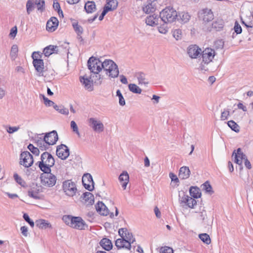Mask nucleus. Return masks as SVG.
Masks as SVG:
<instances>
[{
    "instance_id": "obj_1",
    "label": "nucleus",
    "mask_w": 253,
    "mask_h": 253,
    "mask_svg": "<svg viewBox=\"0 0 253 253\" xmlns=\"http://www.w3.org/2000/svg\"><path fill=\"white\" fill-rule=\"evenodd\" d=\"M118 232L121 238L116 240L115 242L116 247L118 249L130 250L131 244L135 241L132 233L126 228L120 229Z\"/></svg>"
},
{
    "instance_id": "obj_2",
    "label": "nucleus",
    "mask_w": 253,
    "mask_h": 253,
    "mask_svg": "<svg viewBox=\"0 0 253 253\" xmlns=\"http://www.w3.org/2000/svg\"><path fill=\"white\" fill-rule=\"evenodd\" d=\"M102 70L110 78H116L119 74L118 66L111 59L102 61Z\"/></svg>"
},
{
    "instance_id": "obj_3",
    "label": "nucleus",
    "mask_w": 253,
    "mask_h": 253,
    "mask_svg": "<svg viewBox=\"0 0 253 253\" xmlns=\"http://www.w3.org/2000/svg\"><path fill=\"white\" fill-rule=\"evenodd\" d=\"M161 20L165 24L178 20L177 11L172 7H167L160 13Z\"/></svg>"
},
{
    "instance_id": "obj_4",
    "label": "nucleus",
    "mask_w": 253,
    "mask_h": 253,
    "mask_svg": "<svg viewBox=\"0 0 253 253\" xmlns=\"http://www.w3.org/2000/svg\"><path fill=\"white\" fill-rule=\"evenodd\" d=\"M41 161L39 167L42 171H51L50 168L54 165L55 161L52 156L48 152H44L41 155Z\"/></svg>"
},
{
    "instance_id": "obj_5",
    "label": "nucleus",
    "mask_w": 253,
    "mask_h": 253,
    "mask_svg": "<svg viewBox=\"0 0 253 253\" xmlns=\"http://www.w3.org/2000/svg\"><path fill=\"white\" fill-rule=\"evenodd\" d=\"M198 17L203 24H207L212 21L214 17L211 9L205 7L200 10L198 12Z\"/></svg>"
},
{
    "instance_id": "obj_6",
    "label": "nucleus",
    "mask_w": 253,
    "mask_h": 253,
    "mask_svg": "<svg viewBox=\"0 0 253 253\" xmlns=\"http://www.w3.org/2000/svg\"><path fill=\"white\" fill-rule=\"evenodd\" d=\"M51 171H43L44 173L41 175V183L44 186L52 187L56 183V176L50 172Z\"/></svg>"
},
{
    "instance_id": "obj_7",
    "label": "nucleus",
    "mask_w": 253,
    "mask_h": 253,
    "mask_svg": "<svg viewBox=\"0 0 253 253\" xmlns=\"http://www.w3.org/2000/svg\"><path fill=\"white\" fill-rule=\"evenodd\" d=\"M202 62L200 66L201 70H206L203 64H208L211 62L215 55V52L214 50L211 48H206L202 52H201Z\"/></svg>"
},
{
    "instance_id": "obj_8",
    "label": "nucleus",
    "mask_w": 253,
    "mask_h": 253,
    "mask_svg": "<svg viewBox=\"0 0 253 253\" xmlns=\"http://www.w3.org/2000/svg\"><path fill=\"white\" fill-rule=\"evenodd\" d=\"M87 66L90 72L98 74L102 70V61L94 57H91L88 60Z\"/></svg>"
},
{
    "instance_id": "obj_9",
    "label": "nucleus",
    "mask_w": 253,
    "mask_h": 253,
    "mask_svg": "<svg viewBox=\"0 0 253 253\" xmlns=\"http://www.w3.org/2000/svg\"><path fill=\"white\" fill-rule=\"evenodd\" d=\"M62 188L65 194L70 197L74 196L77 192L75 183L71 180H67L63 182Z\"/></svg>"
},
{
    "instance_id": "obj_10",
    "label": "nucleus",
    "mask_w": 253,
    "mask_h": 253,
    "mask_svg": "<svg viewBox=\"0 0 253 253\" xmlns=\"http://www.w3.org/2000/svg\"><path fill=\"white\" fill-rule=\"evenodd\" d=\"M88 122L89 126L94 132L99 133L104 131V125L98 119L96 118H90L88 120Z\"/></svg>"
},
{
    "instance_id": "obj_11",
    "label": "nucleus",
    "mask_w": 253,
    "mask_h": 253,
    "mask_svg": "<svg viewBox=\"0 0 253 253\" xmlns=\"http://www.w3.org/2000/svg\"><path fill=\"white\" fill-rule=\"evenodd\" d=\"M34 163L33 156L28 151H24L20 155L19 163L25 168L30 167Z\"/></svg>"
},
{
    "instance_id": "obj_12",
    "label": "nucleus",
    "mask_w": 253,
    "mask_h": 253,
    "mask_svg": "<svg viewBox=\"0 0 253 253\" xmlns=\"http://www.w3.org/2000/svg\"><path fill=\"white\" fill-rule=\"evenodd\" d=\"M201 52V49L196 44L190 45L187 48V54L191 59H197Z\"/></svg>"
},
{
    "instance_id": "obj_13",
    "label": "nucleus",
    "mask_w": 253,
    "mask_h": 253,
    "mask_svg": "<svg viewBox=\"0 0 253 253\" xmlns=\"http://www.w3.org/2000/svg\"><path fill=\"white\" fill-rule=\"evenodd\" d=\"M69 154V149L66 145L61 144L57 147L56 155L61 159L66 160Z\"/></svg>"
},
{
    "instance_id": "obj_14",
    "label": "nucleus",
    "mask_w": 253,
    "mask_h": 253,
    "mask_svg": "<svg viewBox=\"0 0 253 253\" xmlns=\"http://www.w3.org/2000/svg\"><path fill=\"white\" fill-rule=\"evenodd\" d=\"M34 66L39 76L46 77L45 71L44 70V63L42 59H34L33 62Z\"/></svg>"
},
{
    "instance_id": "obj_15",
    "label": "nucleus",
    "mask_w": 253,
    "mask_h": 253,
    "mask_svg": "<svg viewBox=\"0 0 253 253\" xmlns=\"http://www.w3.org/2000/svg\"><path fill=\"white\" fill-rule=\"evenodd\" d=\"M142 8L143 12L146 14L154 12L156 9V3L149 0H144Z\"/></svg>"
},
{
    "instance_id": "obj_16",
    "label": "nucleus",
    "mask_w": 253,
    "mask_h": 253,
    "mask_svg": "<svg viewBox=\"0 0 253 253\" xmlns=\"http://www.w3.org/2000/svg\"><path fill=\"white\" fill-rule=\"evenodd\" d=\"M82 182L85 188L88 191H90L93 189L94 182L90 174H84L82 177Z\"/></svg>"
},
{
    "instance_id": "obj_17",
    "label": "nucleus",
    "mask_w": 253,
    "mask_h": 253,
    "mask_svg": "<svg viewBox=\"0 0 253 253\" xmlns=\"http://www.w3.org/2000/svg\"><path fill=\"white\" fill-rule=\"evenodd\" d=\"M42 186L37 184H33L28 191V196L35 199H40L39 194L42 192Z\"/></svg>"
},
{
    "instance_id": "obj_18",
    "label": "nucleus",
    "mask_w": 253,
    "mask_h": 253,
    "mask_svg": "<svg viewBox=\"0 0 253 253\" xmlns=\"http://www.w3.org/2000/svg\"><path fill=\"white\" fill-rule=\"evenodd\" d=\"M44 137L49 146L55 144L58 139V134L55 130L45 133Z\"/></svg>"
},
{
    "instance_id": "obj_19",
    "label": "nucleus",
    "mask_w": 253,
    "mask_h": 253,
    "mask_svg": "<svg viewBox=\"0 0 253 253\" xmlns=\"http://www.w3.org/2000/svg\"><path fill=\"white\" fill-rule=\"evenodd\" d=\"M232 157H234V162L240 166L242 165L243 160H245L247 158L246 155L242 152L241 148L237 149L236 152L235 151L233 152Z\"/></svg>"
},
{
    "instance_id": "obj_20",
    "label": "nucleus",
    "mask_w": 253,
    "mask_h": 253,
    "mask_svg": "<svg viewBox=\"0 0 253 253\" xmlns=\"http://www.w3.org/2000/svg\"><path fill=\"white\" fill-rule=\"evenodd\" d=\"M59 24L58 20L55 17H52L46 23V30L49 32H53L57 28Z\"/></svg>"
},
{
    "instance_id": "obj_21",
    "label": "nucleus",
    "mask_w": 253,
    "mask_h": 253,
    "mask_svg": "<svg viewBox=\"0 0 253 253\" xmlns=\"http://www.w3.org/2000/svg\"><path fill=\"white\" fill-rule=\"evenodd\" d=\"M80 82L84 88L89 91H92L93 89V82L90 79L86 76H83L80 77Z\"/></svg>"
},
{
    "instance_id": "obj_22",
    "label": "nucleus",
    "mask_w": 253,
    "mask_h": 253,
    "mask_svg": "<svg viewBox=\"0 0 253 253\" xmlns=\"http://www.w3.org/2000/svg\"><path fill=\"white\" fill-rule=\"evenodd\" d=\"M135 77L137 79L139 85L147 86L149 82L145 74L142 72H138L135 73Z\"/></svg>"
},
{
    "instance_id": "obj_23",
    "label": "nucleus",
    "mask_w": 253,
    "mask_h": 253,
    "mask_svg": "<svg viewBox=\"0 0 253 253\" xmlns=\"http://www.w3.org/2000/svg\"><path fill=\"white\" fill-rule=\"evenodd\" d=\"M73 223L72 225V227L82 230L84 229V227L86 226L84 221L80 217H74Z\"/></svg>"
},
{
    "instance_id": "obj_24",
    "label": "nucleus",
    "mask_w": 253,
    "mask_h": 253,
    "mask_svg": "<svg viewBox=\"0 0 253 253\" xmlns=\"http://www.w3.org/2000/svg\"><path fill=\"white\" fill-rule=\"evenodd\" d=\"M96 210L99 214L102 215H107L109 211L106 206L102 202H98L95 206Z\"/></svg>"
},
{
    "instance_id": "obj_25",
    "label": "nucleus",
    "mask_w": 253,
    "mask_h": 253,
    "mask_svg": "<svg viewBox=\"0 0 253 253\" xmlns=\"http://www.w3.org/2000/svg\"><path fill=\"white\" fill-rule=\"evenodd\" d=\"M36 143L37 146L39 147V149L41 151H44L47 149L49 147L47 141L44 139V137L43 138L42 137H38L36 139Z\"/></svg>"
},
{
    "instance_id": "obj_26",
    "label": "nucleus",
    "mask_w": 253,
    "mask_h": 253,
    "mask_svg": "<svg viewBox=\"0 0 253 253\" xmlns=\"http://www.w3.org/2000/svg\"><path fill=\"white\" fill-rule=\"evenodd\" d=\"M190 170L188 167L183 166L180 168L178 176L180 179H187L190 175Z\"/></svg>"
},
{
    "instance_id": "obj_27",
    "label": "nucleus",
    "mask_w": 253,
    "mask_h": 253,
    "mask_svg": "<svg viewBox=\"0 0 253 253\" xmlns=\"http://www.w3.org/2000/svg\"><path fill=\"white\" fill-rule=\"evenodd\" d=\"M159 17L156 15H152L148 16L145 20L147 25L154 26L159 24Z\"/></svg>"
},
{
    "instance_id": "obj_28",
    "label": "nucleus",
    "mask_w": 253,
    "mask_h": 253,
    "mask_svg": "<svg viewBox=\"0 0 253 253\" xmlns=\"http://www.w3.org/2000/svg\"><path fill=\"white\" fill-rule=\"evenodd\" d=\"M119 179L120 182L122 183V185L123 189H126V185L129 181V175L127 171H123L119 176Z\"/></svg>"
},
{
    "instance_id": "obj_29",
    "label": "nucleus",
    "mask_w": 253,
    "mask_h": 253,
    "mask_svg": "<svg viewBox=\"0 0 253 253\" xmlns=\"http://www.w3.org/2000/svg\"><path fill=\"white\" fill-rule=\"evenodd\" d=\"M182 202L187 204V205L190 208H193L194 206L197 204V201L196 200L187 195H184L182 198Z\"/></svg>"
},
{
    "instance_id": "obj_30",
    "label": "nucleus",
    "mask_w": 253,
    "mask_h": 253,
    "mask_svg": "<svg viewBox=\"0 0 253 253\" xmlns=\"http://www.w3.org/2000/svg\"><path fill=\"white\" fill-rule=\"evenodd\" d=\"M58 51V46L50 45L44 48L43 52L45 56H49L54 52L57 53Z\"/></svg>"
},
{
    "instance_id": "obj_31",
    "label": "nucleus",
    "mask_w": 253,
    "mask_h": 253,
    "mask_svg": "<svg viewBox=\"0 0 253 253\" xmlns=\"http://www.w3.org/2000/svg\"><path fill=\"white\" fill-rule=\"evenodd\" d=\"M36 226L41 229L51 228L52 226L49 222L44 219H39L36 221Z\"/></svg>"
},
{
    "instance_id": "obj_32",
    "label": "nucleus",
    "mask_w": 253,
    "mask_h": 253,
    "mask_svg": "<svg viewBox=\"0 0 253 253\" xmlns=\"http://www.w3.org/2000/svg\"><path fill=\"white\" fill-rule=\"evenodd\" d=\"M100 245L102 248L106 251L110 250L113 247L111 241L107 238L102 239L100 242Z\"/></svg>"
},
{
    "instance_id": "obj_33",
    "label": "nucleus",
    "mask_w": 253,
    "mask_h": 253,
    "mask_svg": "<svg viewBox=\"0 0 253 253\" xmlns=\"http://www.w3.org/2000/svg\"><path fill=\"white\" fill-rule=\"evenodd\" d=\"M84 9L88 13H92L96 10V5L95 2L92 1L86 2L84 5Z\"/></svg>"
},
{
    "instance_id": "obj_34",
    "label": "nucleus",
    "mask_w": 253,
    "mask_h": 253,
    "mask_svg": "<svg viewBox=\"0 0 253 253\" xmlns=\"http://www.w3.org/2000/svg\"><path fill=\"white\" fill-rule=\"evenodd\" d=\"M83 199L87 204L92 205L94 203V196L90 192H85L83 194Z\"/></svg>"
},
{
    "instance_id": "obj_35",
    "label": "nucleus",
    "mask_w": 253,
    "mask_h": 253,
    "mask_svg": "<svg viewBox=\"0 0 253 253\" xmlns=\"http://www.w3.org/2000/svg\"><path fill=\"white\" fill-rule=\"evenodd\" d=\"M190 194L194 198H198L201 197L200 189L197 187H191L189 190Z\"/></svg>"
},
{
    "instance_id": "obj_36",
    "label": "nucleus",
    "mask_w": 253,
    "mask_h": 253,
    "mask_svg": "<svg viewBox=\"0 0 253 253\" xmlns=\"http://www.w3.org/2000/svg\"><path fill=\"white\" fill-rule=\"evenodd\" d=\"M178 20H180L183 23H186L190 20V15L186 12H181L178 15Z\"/></svg>"
},
{
    "instance_id": "obj_37",
    "label": "nucleus",
    "mask_w": 253,
    "mask_h": 253,
    "mask_svg": "<svg viewBox=\"0 0 253 253\" xmlns=\"http://www.w3.org/2000/svg\"><path fill=\"white\" fill-rule=\"evenodd\" d=\"M107 1V4L105 5V7H108L110 9V11H112L118 6V1L117 0H108Z\"/></svg>"
},
{
    "instance_id": "obj_38",
    "label": "nucleus",
    "mask_w": 253,
    "mask_h": 253,
    "mask_svg": "<svg viewBox=\"0 0 253 253\" xmlns=\"http://www.w3.org/2000/svg\"><path fill=\"white\" fill-rule=\"evenodd\" d=\"M129 90L134 93L140 94L142 92L141 89L134 84H130L128 85Z\"/></svg>"
},
{
    "instance_id": "obj_39",
    "label": "nucleus",
    "mask_w": 253,
    "mask_h": 253,
    "mask_svg": "<svg viewBox=\"0 0 253 253\" xmlns=\"http://www.w3.org/2000/svg\"><path fill=\"white\" fill-rule=\"evenodd\" d=\"M15 181L21 186L25 187L26 186V182L18 174L15 173L13 175Z\"/></svg>"
},
{
    "instance_id": "obj_40",
    "label": "nucleus",
    "mask_w": 253,
    "mask_h": 253,
    "mask_svg": "<svg viewBox=\"0 0 253 253\" xmlns=\"http://www.w3.org/2000/svg\"><path fill=\"white\" fill-rule=\"evenodd\" d=\"M199 238L205 244L209 245L211 242L210 236L207 233L200 234L199 235Z\"/></svg>"
},
{
    "instance_id": "obj_41",
    "label": "nucleus",
    "mask_w": 253,
    "mask_h": 253,
    "mask_svg": "<svg viewBox=\"0 0 253 253\" xmlns=\"http://www.w3.org/2000/svg\"><path fill=\"white\" fill-rule=\"evenodd\" d=\"M54 108L59 112V113L64 114V115H67L69 113V110L67 108H66L62 106H58L57 105H54L53 106Z\"/></svg>"
},
{
    "instance_id": "obj_42",
    "label": "nucleus",
    "mask_w": 253,
    "mask_h": 253,
    "mask_svg": "<svg viewBox=\"0 0 253 253\" xmlns=\"http://www.w3.org/2000/svg\"><path fill=\"white\" fill-rule=\"evenodd\" d=\"M73 26L75 31H76V33L78 34V36H79V39H81V40H83L82 37L81 36V34L83 32V28L80 25H78L77 23L73 24Z\"/></svg>"
},
{
    "instance_id": "obj_43",
    "label": "nucleus",
    "mask_w": 253,
    "mask_h": 253,
    "mask_svg": "<svg viewBox=\"0 0 253 253\" xmlns=\"http://www.w3.org/2000/svg\"><path fill=\"white\" fill-rule=\"evenodd\" d=\"M34 0H28L26 3L27 12L28 14L34 10Z\"/></svg>"
},
{
    "instance_id": "obj_44",
    "label": "nucleus",
    "mask_w": 253,
    "mask_h": 253,
    "mask_svg": "<svg viewBox=\"0 0 253 253\" xmlns=\"http://www.w3.org/2000/svg\"><path fill=\"white\" fill-rule=\"evenodd\" d=\"M34 3L38 10L42 11L44 10L45 3L44 0H34Z\"/></svg>"
},
{
    "instance_id": "obj_45",
    "label": "nucleus",
    "mask_w": 253,
    "mask_h": 253,
    "mask_svg": "<svg viewBox=\"0 0 253 253\" xmlns=\"http://www.w3.org/2000/svg\"><path fill=\"white\" fill-rule=\"evenodd\" d=\"M223 27L222 22L221 21H215L212 23L211 27V29H208L209 31H211V29H215L216 30H219Z\"/></svg>"
},
{
    "instance_id": "obj_46",
    "label": "nucleus",
    "mask_w": 253,
    "mask_h": 253,
    "mask_svg": "<svg viewBox=\"0 0 253 253\" xmlns=\"http://www.w3.org/2000/svg\"><path fill=\"white\" fill-rule=\"evenodd\" d=\"M18 51V47L16 44H14L12 46L10 51V56L11 59L14 60L17 57V53Z\"/></svg>"
},
{
    "instance_id": "obj_47",
    "label": "nucleus",
    "mask_w": 253,
    "mask_h": 253,
    "mask_svg": "<svg viewBox=\"0 0 253 253\" xmlns=\"http://www.w3.org/2000/svg\"><path fill=\"white\" fill-rule=\"evenodd\" d=\"M242 22L247 28L249 29V32L253 33V19L246 22L242 21Z\"/></svg>"
},
{
    "instance_id": "obj_48",
    "label": "nucleus",
    "mask_w": 253,
    "mask_h": 253,
    "mask_svg": "<svg viewBox=\"0 0 253 253\" xmlns=\"http://www.w3.org/2000/svg\"><path fill=\"white\" fill-rule=\"evenodd\" d=\"M227 124L229 127H230L234 131H239V126L234 121H229L228 122Z\"/></svg>"
},
{
    "instance_id": "obj_49",
    "label": "nucleus",
    "mask_w": 253,
    "mask_h": 253,
    "mask_svg": "<svg viewBox=\"0 0 253 253\" xmlns=\"http://www.w3.org/2000/svg\"><path fill=\"white\" fill-rule=\"evenodd\" d=\"M74 217H72L70 215H64L63 217V221L66 223V224L72 227V225L73 223V220Z\"/></svg>"
},
{
    "instance_id": "obj_50",
    "label": "nucleus",
    "mask_w": 253,
    "mask_h": 253,
    "mask_svg": "<svg viewBox=\"0 0 253 253\" xmlns=\"http://www.w3.org/2000/svg\"><path fill=\"white\" fill-rule=\"evenodd\" d=\"M203 189L206 191V192L210 194H212L213 191L212 190L211 186L210 185L208 181H206L203 185Z\"/></svg>"
},
{
    "instance_id": "obj_51",
    "label": "nucleus",
    "mask_w": 253,
    "mask_h": 253,
    "mask_svg": "<svg viewBox=\"0 0 253 253\" xmlns=\"http://www.w3.org/2000/svg\"><path fill=\"white\" fill-rule=\"evenodd\" d=\"M53 7L55 10L57 11L58 14L60 16H61L62 17H63V12L61 9L60 4L58 2L54 1Z\"/></svg>"
},
{
    "instance_id": "obj_52",
    "label": "nucleus",
    "mask_w": 253,
    "mask_h": 253,
    "mask_svg": "<svg viewBox=\"0 0 253 253\" xmlns=\"http://www.w3.org/2000/svg\"><path fill=\"white\" fill-rule=\"evenodd\" d=\"M29 150L36 156H38L40 154V149L35 147L33 144H29L28 146Z\"/></svg>"
},
{
    "instance_id": "obj_53",
    "label": "nucleus",
    "mask_w": 253,
    "mask_h": 253,
    "mask_svg": "<svg viewBox=\"0 0 253 253\" xmlns=\"http://www.w3.org/2000/svg\"><path fill=\"white\" fill-rule=\"evenodd\" d=\"M172 35L176 40H180L182 38V31L180 29H175L172 31Z\"/></svg>"
},
{
    "instance_id": "obj_54",
    "label": "nucleus",
    "mask_w": 253,
    "mask_h": 253,
    "mask_svg": "<svg viewBox=\"0 0 253 253\" xmlns=\"http://www.w3.org/2000/svg\"><path fill=\"white\" fill-rule=\"evenodd\" d=\"M71 128L73 130V131L76 133L78 136L80 135V132L79 131V128L76 122L74 121H72L71 122Z\"/></svg>"
},
{
    "instance_id": "obj_55",
    "label": "nucleus",
    "mask_w": 253,
    "mask_h": 253,
    "mask_svg": "<svg viewBox=\"0 0 253 253\" xmlns=\"http://www.w3.org/2000/svg\"><path fill=\"white\" fill-rule=\"evenodd\" d=\"M117 96L119 97V104L121 106H124L126 104L125 99L120 90H117L116 92Z\"/></svg>"
},
{
    "instance_id": "obj_56",
    "label": "nucleus",
    "mask_w": 253,
    "mask_h": 253,
    "mask_svg": "<svg viewBox=\"0 0 253 253\" xmlns=\"http://www.w3.org/2000/svg\"><path fill=\"white\" fill-rule=\"evenodd\" d=\"M40 96L42 97V98H43L44 100V103L46 106H53L54 105L55 103L52 101L49 100L44 95L40 94Z\"/></svg>"
},
{
    "instance_id": "obj_57",
    "label": "nucleus",
    "mask_w": 253,
    "mask_h": 253,
    "mask_svg": "<svg viewBox=\"0 0 253 253\" xmlns=\"http://www.w3.org/2000/svg\"><path fill=\"white\" fill-rule=\"evenodd\" d=\"M234 30L237 34H239L242 33V28L237 21H236L235 23Z\"/></svg>"
},
{
    "instance_id": "obj_58",
    "label": "nucleus",
    "mask_w": 253,
    "mask_h": 253,
    "mask_svg": "<svg viewBox=\"0 0 253 253\" xmlns=\"http://www.w3.org/2000/svg\"><path fill=\"white\" fill-rule=\"evenodd\" d=\"M23 218L25 220V221H27L32 227H33L34 226V222L30 219V218L29 217V215L27 214L24 213L23 215Z\"/></svg>"
},
{
    "instance_id": "obj_59",
    "label": "nucleus",
    "mask_w": 253,
    "mask_h": 253,
    "mask_svg": "<svg viewBox=\"0 0 253 253\" xmlns=\"http://www.w3.org/2000/svg\"><path fill=\"white\" fill-rule=\"evenodd\" d=\"M160 253H173V250L168 247H162L160 249Z\"/></svg>"
},
{
    "instance_id": "obj_60",
    "label": "nucleus",
    "mask_w": 253,
    "mask_h": 253,
    "mask_svg": "<svg viewBox=\"0 0 253 253\" xmlns=\"http://www.w3.org/2000/svg\"><path fill=\"white\" fill-rule=\"evenodd\" d=\"M158 29L159 32L160 33L163 34H166L168 31V27L165 24H164L162 26H161L160 27H158Z\"/></svg>"
},
{
    "instance_id": "obj_61",
    "label": "nucleus",
    "mask_w": 253,
    "mask_h": 253,
    "mask_svg": "<svg viewBox=\"0 0 253 253\" xmlns=\"http://www.w3.org/2000/svg\"><path fill=\"white\" fill-rule=\"evenodd\" d=\"M229 116V111L226 110L221 113L220 119L221 120H226L228 119V117Z\"/></svg>"
},
{
    "instance_id": "obj_62",
    "label": "nucleus",
    "mask_w": 253,
    "mask_h": 253,
    "mask_svg": "<svg viewBox=\"0 0 253 253\" xmlns=\"http://www.w3.org/2000/svg\"><path fill=\"white\" fill-rule=\"evenodd\" d=\"M169 176L172 181H173L174 182H175L176 183L179 182V179L177 178L176 175H175L173 173L170 172L169 174Z\"/></svg>"
},
{
    "instance_id": "obj_63",
    "label": "nucleus",
    "mask_w": 253,
    "mask_h": 253,
    "mask_svg": "<svg viewBox=\"0 0 253 253\" xmlns=\"http://www.w3.org/2000/svg\"><path fill=\"white\" fill-rule=\"evenodd\" d=\"M17 32L16 27H14L11 28L9 35L12 38H15Z\"/></svg>"
},
{
    "instance_id": "obj_64",
    "label": "nucleus",
    "mask_w": 253,
    "mask_h": 253,
    "mask_svg": "<svg viewBox=\"0 0 253 253\" xmlns=\"http://www.w3.org/2000/svg\"><path fill=\"white\" fill-rule=\"evenodd\" d=\"M6 94V90L3 87H0V99H3Z\"/></svg>"
}]
</instances>
